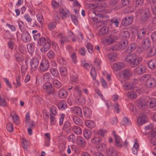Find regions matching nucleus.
I'll list each match as a JSON object with an SVG mask.
<instances>
[{"label":"nucleus","instance_id":"nucleus-1","mask_svg":"<svg viewBox=\"0 0 156 156\" xmlns=\"http://www.w3.org/2000/svg\"><path fill=\"white\" fill-rule=\"evenodd\" d=\"M125 61L130 65L133 68L137 66L141 62V58L135 53L127 55L125 59Z\"/></svg>","mask_w":156,"mask_h":156},{"label":"nucleus","instance_id":"nucleus-2","mask_svg":"<svg viewBox=\"0 0 156 156\" xmlns=\"http://www.w3.org/2000/svg\"><path fill=\"white\" fill-rule=\"evenodd\" d=\"M140 81L146 80V86L148 87H154L156 84V81L154 78L151 77L149 74H145L141 76L140 79Z\"/></svg>","mask_w":156,"mask_h":156},{"label":"nucleus","instance_id":"nucleus-3","mask_svg":"<svg viewBox=\"0 0 156 156\" xmlns=\"http://www.w3.org/2000/svg\"><path fill=\"white\" fill-rule=\"evenodd\" d=\"M49 63L46 59H42L40 62L39 70L41 72H44L47 71L49 67Z\"/></svg>","mask_w":156,"mask_h":156},{"label":"nucleus","instance_id":"nucleus-4","mask_svg":"<svg viewBox=\"0 0 156 156\" xmlns=\"http://www.w3.org/2000/svg\"><path fill=\"white\" fill-rule=\"evenodd\" d=\"M76 142L78 146L83 148H85L86 144L85 139L80 136H77Z\"/></svg>","mask_w":156,"mask_h":156},{"label":"nucleus","instance_id":"nucleus-5","mask_svg":"<svg viewBox=\"0 0 156 156\" xmlns=\"http://www.w3.org/2000/svg\"><path fill=\"white\" fill-rule=\"evenodd\" d=\"M39 61L37 58H33L30 61L31 69L32 71L35 70L39 64Z\"/></svg>","mask_w":156,"mask_h":156},{"label":"nucleus","instance_id":"nucleus-6","mask_svg":"<svg viewBox=\"0 0 156 156\" xmlns=\"http://www.w3.org/2000/svg\"><path fill=\"white\" fill-rule=\"evenodd\" d=\"M52 85L49 82L45 83L43 85V89L48 94H52L54 93Z\"/></svg>","mask_w":156,"mask_h":156},{"label":"nucleus","instance_id":"nucleus-7","mask_svg":"<svg viewBox=\"0 0 156 156\" xmlns=\"http://www.w3.org/2000/svg\"><path fill=\"white\" fill-rule=\"evenodd\" d=\"M40 49L41 51L43 53H45L48 51L51 47L50 40L49 38L47 39L46 42L42 46Z\"/></svg>","mask_w":156,"mask_h":156},{"label":"nucleus","instance_id":"nucleus-8","mask_svg":"<svg viewBox=\"0 0 156 156\" xmlns=\"http://www.w3.org/2000/svg\"><path fill=\"white\" fill-rule=\"evenodd\" d=\"M133 19V16H127L122 20V24L125 26H128L132 23Z\"/></svg>","mask_w":156,"mask_h":156},{"label":"nucleus","instance_id":"nucleus-9","mask_svg":"<svg viewBox=\"0 0 156 156\" xmlns=\"http://www.w3.org/2000/svg\"><path fill=\"white\" fill-rule=\"evenodd\" d=\"M125 67V64L122 62H118L114 63L112 67L115 71H117L123 69Z\"/></svg>","mask_w":156,"mask_h":156},{"label":"nucleus","instance_id":"nucleus-10","mask_svg":"<svg viewBox=\"0 0 156 156\" xmlns=\"http://www.w3.org/2000/svg\"><path fill=\"white\" fill-rule=\"evenodd\" d=\"M147 117L146 115L144 114H142L140 115L137 118V122L138 125H140L145 123L147 121Z\"/></svg>","mask_w":156,"mask_h":156},{"label":"nucleus","instance_id":"nucleus-11","mask_svg":"<svg viewBox=\"0 0 156 156\" xmlns=\"http://www.w3.org/2000/svg\"><path fill=\"white\" fill-rule=\"evenodd\" d=\"M146 33V30L144 28L138 30L137 32V37L138 39H142L145 37Z\"/></svg>","mask_w":156,"mask_h":156},{"label":"nucleus","instance_id":"nucleus-12","mask_svg":"<svg viewBox=\"0 0 156 156\" xmlns=\"http://www.w3.org/2000/svg\"><path fill=\"white\" fill-rule=\"evenodd\" d=\"M137 105L140 109L142 108L144 106H147L148 104H147V101L146 98H140L137 101Z\"/></svg>","mask_w":156,"mask_h":156},{"label":"nucleus","instance_id":"nucleus-13","mask_svg":"<svg viewBox=\"0 0 156 156\" xmlns=\"http://www.w3.org/2000/svg\"><path fill=\"white\" fill-rule=\"evenodd\" d=\"M146 100L147 101V104H148L147 107L149 108H152L156 105V98L147 97Z\"/></svg>","mask_w":156,"mask_h":156},{"label":"nucleus","instance_id":"nucleus-14","mask_svg":"<svg viewBox=\"0 0 156 156\" xmlns=\"http://www.w3.org/2000/svg\"><path fill=\"white\" fill-rule=\"evenodd\" d=\"M71 111L73 113L81 117L83 115L82 110L79 107H73L71 108Z\"/></svg>","mask_w":156,"mask_h":156},{"label":"nucleus","instance_id":"nucleus-15","mask_svg":"<svg viewBox=\"0 0 156 156\" xmlns=\"http://www.w3.org/2000/svg\"><path fill=\"white\" fill-rule=\"evenodd\" d=\"M114 136L115 145L118 147L121 148L122 146L121 138L119 136L116 134H115Z\"/></svg>","mask_w":156,"mask_h":156},{"label":"nucleus","instance_id":"nucleus-16","mask_svg":"<svg viewBox=\"0 0 156 156\" xmlns=\"http://www.w3.org/2000/svg\"><path fill=\"white\" fill-rule=\"evenodd\" d=\"M151 42L148 38H146L143 40L142 41V45L143 49H146L151 46Z\"/></svg>","mask_w":156,"mask_h":156},{"label":"nucleus","instance_id":"nucleus-17","mask_svg":"<svg viewBox=\"0 0 156 156\" xmlns=\"http://www.w3.org/2000/svg\"><path fill=\"white\" fill-rule=\"evenodd\" d=\"M151 16L150 13L148 9H146V11L142 16L141 20L142 22H146L147 21Z\"/></svg>","mask_w":156,"mask_h":156},{"label":"nucleus","instance_id":"nucleus-18","mask_svg":"<svg viewBox=\"0 0 156 156\" xmlns=\"http://www.w3.org/2000/svg\"><path fill=\"white\" fill-rule=\"evenodd\" d=\"M22 39L24 42H29L31 40V37L29 33L26 32L23 33L22 36Z\"/></svg>","mask_w":156,"mask_h":156},{"label":"nucleus","instance_id":"nucleus-19","mask_svg":"<svg viewBox=\"0 0 156 156\" xmlns=\"http://www.w3.org/2000/svg\"><path fill=\"white\" fill-rule=\"evenodd\" d=\"M146 71V68L144 66H140L134 69L135 73L138 74H141L144 73Z\"/></svg>","mask_w":156,"mask_h":156},{"label":"nucleus","instance_id":"nucleus-20","mask_svg":"<svg viewBox=\"0 0 156 156\" xmlns=\"http://www.w3.org/2000/svg\"><path fill=\"white\" fill-rule=\"evenodd\" d=\"M122 73L124 78L127 80L132 76V72L128 69L123 70Z\"/></svg>","mask_w":156,"mask_h":156},{"label":"nucleus","instance_id":"nucleus-21","mask_svg":"<svg viewBox=\"0 0 156 156\" xmlns=\"http://www.w3.org/2000/svg\"><path fill=\"white\" fill-rule=\"evenodd\" d=\"M83 114L84 116L88 118H90L92 115L91 110L87 107H85L83 108Z\"/></svg>","mask_w":156,"mask_h":156},{"label":"nucleus","instance_id":"nucleus-22","mask_svg":"<svg viewBox=\"0 0 156 156\" xmlns=\"http://www.w3.org/2000/svg\"><path fill=\"white\" fill-rule=\"evenodd\" d=\"M59 12L60 15L63 19L66 18L69 12L68 10L66 9H59Z\"/></svg>","mask_w":156,"mask_h":156},{"label":"nucleus","instance_id":"nucleus-23","mask_svg":"<svg viewBox=\"0 0 156 156\" xmlns=\"http://www.w3.org/2000/svg\"><path fill=\"white\" fill-rule=\"evenodd\" d=\"M44 145L46 146L49 147L50 145L51 140L50 135L49 133H46L44 135Z\"/></svg>","mask_w":156,"mask_h":156},{"label":"nucleus","instance_id":"nucleus-24","mask_svg":"<svg viewBox=\"0 0 156 156\" xmlns=\"http://www.w3.org/2000/svg\"><path fill=\"white\" fill-rule=\"evenodd\" d=\"M73 92L74 95L76 96L77 95H82V92L79 86L78 85H75L73 88Z\"/></svg>","mask_w":156,"mask_h":156},{"label":"nucleus","instance_id":"nucleus-25","mask_svg":"<svg viewBox=\"0 0 156 156\" xmlns=\"http://www.w3.org/2000/svg\"><path fill=\"white\" fill-rule=\"evenodd\" d=\"M75 97L78 104L80 105L85 103V98L83 96H82V95H77Z\"/></svg>","mask_w":156,"mask_h":156},{"label":"nucleus","instance_id":"nucleus-26","mask_svg":"<svg viewBox=\"0 0 156 156\" xmlns=\"http://www.w3.org/2000/svg\"><path fill=\"white\" fill-rule=\"evenodd\" d=\"M92 133L90 131L87 129H85L83 131V136L87 140H88L91 137Z\"/></svg>","mask_w":156,"mask_h":156},{"label":"nucleus","instance_id":"nucleus-27","mask_svg":"<svg viewBox=\"0 0 156 156\" xmlns=\"http://www.w3.org/2000/svg\"><path fill=\"white\" fill-rule=\"evenodd\" d=\"M128 41L126 39L122 40L119 44V47L122 49H125L127 46Z\"/></svg>","mask_w":156,"mask_h":156},{"label":"nucleus","instance_id":"nucleus-28","mask_svg":"<svg viewBox=\"0 0 156 156\" xmlns=\"http://www.w3.org/2000/svg\"><path fill=\"white\" fill-rule=\"evenodd\" d=\"M67 105L66 102L63 100H61L58 104V107L59 109L62 110L67 108Z\"/></svg>","mask_w":156,"mask_h":156},{"label":"nucleus","instance_id":"nucleus-29","mask_svg":"<svg viewBox=\"0 0 156 156\" xmlns=\"http://www.w3.org/2000/svg\"><path fill=\"white\" fill-rule=\"evenodd\" d=\"M51 81L53 85L56 88H59L62 86L61 83L57 79L53 78L51 79Z\"/></svg>","mask_w":156,"mask_h":156},{"label":"nucleus","instance_id":"nucleus-30","mask_svg":"<svg viewBox=\"0 0 156 156\" xmlns=\"http://www.w3.org/2000/svg\"><path fill=\"white\" fill-rule=\"evenodd\" d=\"M73 121L76 125L81 126L83 125V122L82 120L76 116H74L72 117Z\"/></svg>","mask_w":156,"mask_h":156},{"label":"nucleus","instance_id":"nucleus-31","mask_svg":"<svg viewBox=\"0 0 156 156\" xmlns=\"http://www.w3.org/2000/svg\"><path fill=\"white\" fill-rule=\"evenodd\" d=\"M149 67L151 69L156 68V59H151L148 63Z\"/></svg>","mask_w":156,"mask_h":156},{"label":"nucleus","instance_id":"nucleus-32","mask_svg":"<svg viewBox=\"0 0 156 156\" xmlns=\"http://www.w3.org/2000/svg\"><path fill=\"white\" fill-rule=\"evenodd\" d=\"M101 41L105 44H110L114 41V39L111 37H108L106 38H102Z\"/></svg>","mask_w":156,"mask_h":156},{"label":"nucleus","instance_id":"nucleus-33","mask_svg":"<svg viewBox=\"0 0 156 156\" xmlns=\"http://www.w3.org/2000/svg\"><path fill=\"white\" fill-rule=\"evenodd\" d=\"M67 95L66 91L63 89H61L58 91V95L59 98H65Z\"/></svg>","mask_w":156,"mask_h":156},{"label":"nucleus","instance_id":"nucleus-34","mask_svg":"<svg viewBox=\"0 0 156 156\" xmlns=\"http://www.w3.org/2000/svg\"><path fill=\"white\" fill-rule=\"evenodd\" d=\"M72 129L73 131L77 134H80L82 133L81 129L79 126H72Z\"/></svg>","mask_w":156,"mask_h":156},{"label":"nucleus","instance_id":"nucleus-35","mask_svg":"<svg viewBox=\"0 0 156 156\" xmlns=\"http://www.w3.org/2000/svg\"><path fill=\"white\" fill-rule=\"evenodd\" d=\"M49 71L54 77H57L59 76L58 71L56 68H52L50 69Z\"/></svg>","mask_w":156,"mask_h":156},{"label":"nucleus","instance_id":"nucleus-36","mask_svg":"<svg viewBox=\"0 0 156 156\" xmlns=\"http://www.w3.org/2000/svg\"><path fill=\"white\" fill-rule=\"evenodd\" d=\"M10 116H11L13 122L16 124V125H18L20 123V121L18 117L16 114H13L12 113V112Z\"/></svg>","mask_w":156,"mask_h":156},{"label":"nucleus","instance_id":"nucleus-37","mask_svg":"<svg viewBox=\"0 0 156 156\" xmlns=\"http://www.w3.org/2000/svg\"><path fill=\"white\" fill-rule=\"evenodd\" d=\"M86 126L88 128L92 129L95 126V124L93 121L90 120H87L85 122Z\"/></svg>","mask_w":156,"mask_h":156},{"label":"nucleus","instance_id":"nucleus-38","mask_svg":"<svg viewBox=\"0 0 156 156\" xmlns=\"http://www.w3.org/2000/svg\"><path fill=\"white\" fill-rule=\"evenodd\" d=\"M23 18L28 24L30 26L32 19L30 16L28 14H25L23 16Z\"/></svg>","mask_w":156,"mask_h":156},{"label":"nucleus","instance_id":"nucleus-39","mask_svg":"<svg viewBox=\"0 0 156 156\" xmlns=\"http://www.w3.org/2000/svg\"><path fill=\"white\" fill-rule=\"evenodd\" d=\"M14 56L16 60L19 62H22L23 60V58L22 55L20 52L16 51L14 54Z\"/></svg>","mask_w":156,"mask_h":156},{"label":"nucleus","instance_id":"nucleus-40","mask_svg":"<svg viewBox=\"0 0 156 156\" xmlns=\"http://www.w3.org/2000/svg\"><path fill=\"white\" fill-rule=\"evenodd\" d=\"M156 53V49L154 48H151L148 50L147 54L148 57H151L154 55Z\"/></svg>","mask_w":156,"mask_h":156},{"label":"nucleus","instance_id":"nucleus-41","mask_svg":"<svg viewBox=\"0 0 156 156\" xmlns=\"http://www.w3.org/2000/svg\"><path fill=\"white\" fill-rule=\"evenodd\" d=\"M136 45L135 43L130 44L126 50V52L130 53L136 49Z\"/></svg>","mask_w":156,"mask_h":156},{"label":"nucleus","instance_id":"nucleus-42","mask_svg":"<svg viewBox=\"0 0 156 156\" xmlns=\"http://www.w3.org/2000/svg\"><path fill=\"white\" fill-rule=\"evenodd\" d=\"M117 58V55L116 54L114 53H111L108 54V58L109 60L112 62H114L116 60Z\"/></svg>","mask_w":156,"mask_h":156},{"label":"nucleus","instance_id":"nucleus-43","mask_svg":"<svg viewBox=\"0 0 156 156\" xmlns=\"http://www.w3.org/2000/svg\"><path fill=\"white\" fill-rule=\"evenodd\" d=\"M108 31V27L105 26L102 27L98 31L99 34L100 35H103L106 34Z\"/></svg>","mask_w":156,"mask_h":156},{"label":"nucleus","instance_id":"nucleus-44","mask_svg":"<svg viewBox=\"0 0 156 156\" xmlns=\"http://www.w3.org/2000/svg\"><path fill=\"white\" fill-rule=\"evenodd\" d=\"M68 139L69 142L73 144H75L76 142V137L74 134H72L69 135Z\"/></svg>","mask_w":156,"mask_h":156},{"label":"nucleus","instance_id":"nucleus-45","mask_svg":"<svg viewBox=\"0 0 156 156\" xmlns=\"http://www.w3.org/2000/svg\"><path fill=\"white\" fill-rule=\"evenodd\" d=\"M19 28L21 31L23 32L26 30V28L24 24L22 21H20L18 22Z\"/></svg>","mask_w":156,"mask_h":156},{"label":"nucleus","instance_id":"nucleus-46","mask_svg":"<svg viewBox=\"0 0 156 156\" xmlns=\"http://www.w3.org/2000/svg\"><path fill=\"white\" fill-rule=\"evenodd\" d=\"M27 48L29 52L32 53L34 50V44L32 43L28 44L27 46Z\"/></svg>","mask_w":156,"mask_h":156},{"label":"nucleus","instance_id":"nucleus-47","mask_svg":"<svg viewBox=\"0 0 156 156\" xmlns=\"http://www.w3.org/2000/svg\"><path fill=\"white\" fill-rule=\"evenodd\" d=\"M108 156H117L116 151L113 147H112L109 148Z\"/></svg>","mask_w":156,"mask_h":156},{"label":"nucleus","instance_id":"nucleus-48","mask_svg":"<svg viewBox=\"0 0 156 156\" xmlns=\"http://www.w3.org/2000/svg\"><path fill=\"white\" fill-rule=\"evenodd\" d=\"M57 23L55 22L50 23L48 25V27L49 30H52L56 27Z\"/></svg>","mask_w":156,"mask_h":156},{"label":"nucleus","instance_id":"nucleus-49","mask_svg":"<svg viewBox=\"0 0 156 156\" xmlns=\"http://www.w3.org/2000/svg\"><path fill=\"white\" fill-rule=\"evenodd\" d=\"M59 71L60 74L62 76H65L68 74L67 69L66 68L62 67L60 68Z\"/></svg>","mask_w":156,"mask_h":156},{"label":"nucleus","instance_id":"nucleus-50","mask_svg":"<svg viewBox=\"0 0 156 156\" xmlns=\"http://www.w3.org/2000/svg\"><path fill=\"white\" fill-rule=\"evenodd\" d=\"M139 147V145L136 142L134 144L133 148H132V151L134 154L136 155L137 154Z\"/></svg>","mask_w":156,"mask_h":156},{"label":"nucleus","instance_id":"nucleus-51","mask_svg":"<svg viewBox=\"0 0 156 156\" xmlns=\"http://www.w3.org/2000/svg\"><path fill=\"white\" fill-rule=\"evenodd\" d=\"M90 74L93 79L95 80L97 76V73L94 67H92L90 71Z\"/></svg>","mask_w":156,"mask_h":156},{"label":"nucleus","instance_id":"nucleus-52","mask_svg":"<svg viewBox=\"0 0 156 156\" xmlns=\"http://www.w3.org/2000/svg\"><path fill=\"white\" fill-rule=\"evenodd\" d=\"M51 4V6L54 9H56L60 6L59 4L55 0H52Z\"/></svg>","mask_w":156,"mask_h":156},{"label":"nucleus","instance_id":"nucleus-53","mask_svg":"<svg viewBox=\"0 0 156 156\" xmlns=\"http://www.w3.org/2000/svg\"><path fill=\"white\" fill-rule=\"evenodd\" d=\"M60 36L58 38H61V43L62 44H63L67 41V38L65 36H63L62 33H60L59 34Z\"/></svg>","mask_w":156,"mask_h":156},{"label":"nucleus","instance_id":"nucleus-54","mask_svg":"<svg viewBox=\"0 0 156 156\" xmlns=\"http://www.w3.org/2000/svg\"><path fill=\"white\" fill-rule=\"evenodd\" d=\"M43 78L44 80L46 81H49L50 79L52 78L50 73L49 72H47L43 75Z\"/></svg>","mask_w":156,"mask_h":156},{"label":"nucleus","instance_id":"nucleus-55","mask_svg":"<svg viewBox=\"0 0 156 156\" xmlns=\"http://www.w3.org/2000/svg\"><path fill=\"white\" fill-rule=\"evenodd\" d=\"M100 141L101 139L99 138L96 136L92 138L91 140V141L92 143L96 145L99 144Z\"/></svg>","mask_w":156,"mask_h":156},{"label":"nucleus","instance_id":"nucleus-56","mask_svg":"<svg viewBox=\"0 0 156 156\" xmlns=\"http://www.w3.org/2000/svg\"><path fill=\"white\" fill-rule=\"evenodd\" d=\"M50 122L51 125H55L56 123V119L55 116L52 115L50 114Z\"/></svg>","mask_w":156,"mask_h":156},{"label":"nucleus","instance_id":"nucleus-57","mask_svg":"<svg viewBox=\"0 0 156 156\" xmlns=\"http://www.w3.org/2000/svg\"><path fill=\"white\" fill-rule=\"evenodd\" d=\"M70 56L72 59L73 62L74 64L76 63L77 62L76 53L75 52H73L70 54Z\"/></svg>","mask_w":156,"mask_h":156},{"label":"nucleus","instance_id":"nucleus-58","mask_svg":"<svg viewBox=\"0 0 156 156\" xmlns=\"http://www.w3.org/2000/svg\"><path fill=\"white\" fill-rule=\"evenodd\" d=\"M121 35L123 38L126 39L129 37V33L128 31L124 30L121 32Z\"/></svg>","mask_w":156,"mask_h":156},{"label":"nucleus","instance_id":"nucleus-59","mask_svg":"<svg viewBox=\"0 0 156 156\" xmlns=\"http://www.w3.org/2000/svg\"><path fill=\"white\" fill-rule=\"evenodd\" d=\"M128 97L130 99H135L136 97V94L134 91L129 92L128 93Z\"/></svg>","mask_w":156,"mask_h":156},{"label":"nucleus","instance_id":"nucleus-60","mask_svg":"<svg viewBox=\"0 0 156 156\" xmlns=\"http://www.w3.org/2000/svg\"><path fill=\"white\" fill-rule=\"evenodd\" d=\"M6 128L7 130L9 132H12L13 131V126L10 122H8L7 123Z\"/></svg>","mask_w":156,"mask_h":156},{"label":"nucleus","instance_id":"nucleus-61","mask_svg":"<svg viewBox=\"0 0 156 156\" xmlns=\"http://www.w3.org/2000/svg\"><path fill=\"white\" fill-rule=\"evenodd\" d=\"M46 41L47 40H46L44 37H42L38 41L37 44L40 46H42L46 42Z\"/></svg>","mask_w":156,"mask_h":156},{"label":"nucleus","instance_id":"nucleus-62","mask_svg":"<svg viewBox=\"0 0 156 156\" xmlns=\"http://www.w3.org/2000/svg\"><path fill=\"white\" fill-rule=\"evenodd\" d=\"M47 56L49 59H52L55 57V54L53 51H49L47 53Z\"/></svg>","mask_w":156,"mask_h":156},{"label":"nucleus","instance_id":"nucleus-63","mask_svg":"<svg viewBox=\"0 0 156 156\" xmlns=\"http://www.w3.org/2000/svg\"><path fill=\"white\" fill-rule=\"evenodd\" d=\"M50 110L51 113H50L52 115L55 116L57 114L56 108L54 106H52L50 108Z\"/></svg>","mask_w":156,"mask_h":156},{"label":"nucleus","instance_id":"nucleus-64","mask_svg":"<svg viewBox=\"0 0 156 156\" xmlns=\"http://www.w3.org/2000/svg\"><path fill=\"white\" fill-rule=\"evenodd\" d=\"M114 23V25L116 27H118L119 26V22L118 20L116 17H113L112 18L110 21V24Z\"/></svg>","mask_w":156,"mask_h":156}]
</instances>
